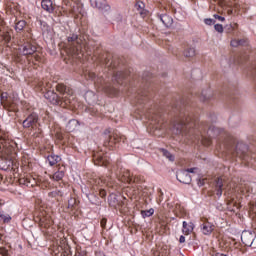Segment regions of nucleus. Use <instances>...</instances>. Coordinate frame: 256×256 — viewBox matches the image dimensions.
I'll use <instances>...</instances> for the list:
<instances>
[{
    "label": "nucleus",
    "instance_id": "obj_22",
    "mask_svg": "<svg viewBox=\"0 0 256 256\" xmlns=\"http://www.w3.org/2000/svg\"><path fill=\"white\" fill-rule=\"evenodd\" d=\"M61 250L57 253V256H72L71 254V248L69 246L65 248H60Z\"/></svg>",
    "mask_w": 256,
    "mask_h": 256
},
{
    "label": "nucleus",
    "instance_id": "obj_13",
    "mask_svg": "<svg viewBox=\"0 0 256 256\" xmlns=\"http://www.w3.org/2000/svg\"><path fill=\"white\" fill-rule=\"evenodd\" d=\"M65 177V166H62L58 169V171L50 176L54 181H61Z\"/></svg>",
    "mask_w": 256,
    "mask_h": 256
},
{
    "label": "nucleus",
    "instance_id": "obj_50",
    "mask_svg": "<svg viewBox=\"0 0 256 256\" xmlns=\"http://www.w3.org/2000/svg\"><path fill=\"white\" fill-rule=\"evenodd\" d=\"M228 15H233V10L232 9L228 10Z\"/></svg>",
    "mask_w": 256,
    "mask_h": 256
},
{
    "label": "nucleus",
    "instance_id": "obj_35",
    "mask_svg": "<svg viewBox=\"0 0 256 256\" xmlns=\"http://www.w3.org/2000/svg\"><path fill=\"white\" fill-rule=\"evenodd\" d=\"M2 39L3 41H5L6 43H9V41H11V34H9V32H5L2 34Z\"/></svg>",
    "mask_w": 256,
    "mask_h": 256
},
{
    "label": "nucleus",
    "instance_id": "obj_21",
    "mask_svg": "<svg viewBox=\"0 0 256 256\" xmlns=\"http://www.w3.org/2000/svg\"><path fill=\"white\" fill-rule=\"evenodd\" d=\"M30 135L33 137V139H41V137H43V131H41L38 126L31 130Z\"/></svg>",
    "mask_w": 256,
    "mask_h": 256
},
{
    "label": "nucleus",
    "instance_id": "obj_33",
    "mask_svg": "<svg viewBox=\"0 0 256 256\" xmlns=\"http://www.w3.org/2000/svg\"><path fill=\"white\" fill-rule=\"evenodd\" d=\"M245 43V40H232L231 46L232 47H239V45H243Z\"/></svg>",
    "mask_w": 256,
    "mask_h": 256
},
{
    "label": "nucleus",
    "instance_id": "obj_54",
    "mask_svg": "<svg viewBox=\"0 0 256 256\" xmlns=\"http://www.w3.org/2000/svg\"><path fill=\"white\" fill-rule=\"evenodd\" d=\"M104 135H105V137H107V135H109V131L106 130V131L104 132Z\"/></svg>",
    "mask_w": 256,
    "mask_h": 256
},
{
    "label": "nucleus",
    "instance_id": "obj_55",
    "mask_svg": "<svg viewBox=\"0 0 256 256\" xmlns=\"http://www.w3.org/2000/svg\"><path fill=\"white\" fill-rule=\"evenodd\" d=\"M97 185H99V181H98Z\"/></svg>",
    "mask_w": 256,
    "mask_h": 256
},
{
    "label": "nucleus",
    "instance_id": "obj_29",
    "mask_svg": "<svg viewBox=\"0 0 256 256\" xmlns=\"http://www.w3.org/2000/svg\"><path fill=\"white\" fill-rule=\"evenodd\" d=\"M162 153H163L164 157L169 159V161H175V157L173 155H171V152L167 151L166 149H162Z\"/></svg>",
    "mask_w": 256,
    "mask_h": 256
},
{
    "label": "nucleus",
    "instance_id": "obj_1",
    "mask_svg": "<svg viewBox=\"0 0 256 256\" xmlns=\"http://www.w3.org/2000/svg\"><path fill=\"white\" fill-rule=\"evenodd\" d=\"M44 97L51 105H60V107H68V105H71V99L67 98V96L60 98L53 90L47 91Z\"/></svg>",
    "mask_w": 256,
    "mask_h": 256
},
{
    "label": "nucleus",
    "instance_id": "obj_34",
    "mask_svg": "<svg viewBox=\"0 0 256 256\" xmlns=\"http://www.w3.org/2000/svg\"><path fill=\"white\" fill-rule=\"evenodd\" d=\"M141 215H142V217H151V215H153V209L142 210Z\"/></svg>",
    "mask_w": 256,
    "mask_h": 256
},
{
    "label": "nucleus",
    "instance_id": "obj_28",
    "mask_svg": "<svg viewBox=\"0 0 256 256\" xmlns=\"http://www.w3.org/2000/svg\"><path fill=\"white\" fill-rule=\"evenodd\" d=\"M135 8L139 11L140 14H143V10L145 9V3L139 1L135 4Z\"/></svg>",
    "mask_w": 256,
    "mask_h": 256
},
{
    "label": "nucleus",
    "instance_id": "obj_16",
    "mask_svg": "<svg viewBox=\"0 0 256 256\" xmlns=\"http://www.w3.org/2000/svg\"><path fill=\"white\" fill-rule=\"evenodd\" d=\"M121 179L124 183H135L136 181L135 177L131 175V172H129V170L123 172Z\"/></svg>",
    "mask_w": 256,
    "mask_h": 256
},
{
    "label": "nucleus",
    "instance_id": "obj_4",
    "mask_svg": "<svg viewBox=\"0 0 256 256\" xmlns=\"http://www.w3.org/2000/svg\"><path fill=\"white\" fill-rule=\"evenodd\" d=\"M39 117L37 116V114L32 113L30 114L23 122L22 125L24 127V129H37V127H39Z\"/></svg>",
    "mask_w": 256,
    "mask_h": 256
},
{
    "label": "nucleus",
    "instance_id": "obj_3",
    "mask_svg": "<svg viewBox=\"0 0 256 256\" xmlns=\"http://www.w3.org/2000/svg\"><path fill=\"white\" fill-rule=\"evenodd\" d=\"M68 43L70 46V55L79 56V53L81 52V46L79 45V36H77V34H72L68 37Z\"/></svg>",
    "mask_w": 256,
    "mask_h": 256
},
{
    "label": "nucleus",
    "instance_id": "obj_45",
    "mask_svg": "<svg viewBox=\"0 0 256 256\" xmlns=\"http://www.w3.org/2000/svg\"><path fill=\"white\" fill-rule=\"evenodd\" d=\"M179 243H185V236H180Z\"/></svg>",
    "mask_w": 256,
    "mask_h": 256
},
{
    "label": "nucleus",
    "instance_id": "obj_47",
    "mask_svg": "<svg viewBox=\"0 0 256 256\" xmlns=\"http://www.w3.org/2000/svg\"><path fill=\"white\" fill-rule=\"evenodd\" d=\"M4 24L5 22L3 21V19H0V33H1V27H3Z\"/></svg>",
    "mask_w": 256,
    "mask_h": 256
},
{
    "label": "nucleus",
    "instance_id": "obj_6",
    "mask_svg": "<svg viewBox=\"0 0 256 256\" xmlns=\"http://www.w3.org/2000/svg\"><path fill=\"white\" fill-rule=\"evenodd\" d=\"M66 209L70 215H75V211L79 210V203L77 202V199L70 198Z\"/></svg>",
    "mask_w": 256,
    "mask_h": 256
},
{
    "label": "nucleus",
    "instance_id": "obj_37",
    "mask_svg": "<svg viewBox=\"0 0 256 256\" xmlns=\"http://www.w3.org/2000/svg\"><path fill=\"white\" fill-rule=\"evenodd\" d=\"M204 23H205L206 25H215V21H214L213 19H211V18H206V19L204 20Z\"/></svg>",
    "mask_w": 256,
    "mask_h": 256
},
{
    "label": "nucleus",
    "instance_id": "obj_19",
    "mask_svg": "<svg viewBox=\"0 0 256 256\" xmlns=\"http://www.w3.org/2000/svg\"><path fill=\"white\" fill-rule=\"evenodd\" d=\"M162 23L165 27H172L173 26V18L167 14H164L160 17Z\"/></svg>",
    "mask_w": 256,
    "mask_h": 256
},
{
    "label": "nucleus",
    "instance_id": "obj_48",
    "mask_svg": "<svg viewBox=\"0 0 256 256\" xmlns=\"http://www.w3.org/2000/svg\"><path fill=\"white\" fill-rule=\"evenodd\" d=\"M34 59H35V61H40V60H41V56L35 55V56H34Z\"/></svg>",
    "mask_w": 256,
    "mask_h": 256
},
{
    "label": "nucleus",
    "instance_id": "obj_30",
    "mask_svg": "<svg viewBox=\"0 0 256 256\" xmlns=\"http://www.w3.org/2000/svg\"><path fill=\"white\" fill-rule=\"evenodd\" d=\"M56 91H58V93H61L62 95H64L65 91H67V86H65L64 84H58L56 86Z\"/></svg>",
    "mask_w": 256,
    "mask_h": 256
},
{
    "label": "nucleus",
    "instance_id": "obj_14",
    "mask_svg": "<svg viewBox=\"0 0 256 256\" xmlns=\"http://www.w3.org/2000/svg\"><path fill=\"white\" fill-rule=\"evenodd\" d=\"M193 229H195V225H193L192 222H183L182 233L185 235H191V233H193Z\"/></svg>",
    "mask_w": 256,
    "mask_h": 256
},
{
    "label": "nucleus",
    "instance_id": "obj_7",
    "mask_svg": "<svg viewBox=\"0 0 256 256\" xmlns=\"http://www.w3.org/2000/svg\"><path fill=\"white\" fill-rule=\"evenodd\" d=\"M0 103L5 109H11V97L7 92H1L0 90Z\"/></svg>",
    "mask_w": 256,
    "mask_h": 256
},
{
    "label": "nucleus",
    "instance_id": "obj_8",
    "mask_svg": "<svg viewBox=\"0 0 256 256\" xmlns=\"http://www.w3.org/2000/svg\"><path fill=\"white\" fill-rule=\"evenodd\" d=\"M177 179L180 183H184L185 185H189L191 183V175H189L185 170L177 173Z\"/></svg>",
    "mask_w": 256,
    "mask_h": 256
},
{
    "label": "nucleus",
    "instance_id": "obj_5",
    "mask_svg": "<svg viewBox=\"0 0 256 256\" xmlns=\"http://www.w3.org/2000/svg\"><path fill=\"white\" fill-rule=\"evenodd\" d=\"M93 161H94V164L98 165L99 167H107V165H109V160L107 159V156H105V153L103 152H94Z\"/></svg>",
    "mask_w": 256,
    "mask_h": 256
},
{
    "label": "nucleus",
    "instance_id": "obj_42",
    "mask_svg": "<svg viewBox=\"0 0 256 256\" xmlns=\"http://www.w3.org/2000/svg\"><path fill=\"white\" fill-rule=\"evenodd\" d=\"M203 145H211V140H203Z\"/></svg>",
    "mask_w": 256,
    "mask_h": 256
},
{
    "label": "nucleus",
    "instance_id": "obj_40",
    "mask_svg": "<svg viewBox=\"0 0 256 256\" xmlns=\"http://www.w3.org/2000/svg\"><path fill=\"white\" fill-rule=\"evenodd\" d=\"M219 245H220V247H222V249H225V247H227V244L225 243L224 239L220 240Z\"/></svg>",
    "mask_w": 256,
    "mask_h": 256
},
{
    "label": "nucleus",
    "instance_id": "obj_20",
    "mask_svg": "<svg viewBox=\"0 0 256 256\" xmlns=\"http://www.w3.org/2000/svg\"><path fill=\"white\" fill-rule=\"evenodd\" d=\"M216 195H218V197H221V195H223V178H218L216 180Z\"/></svg>",
    "mask_w": 256,
    "mask_h": 256
},
{
    "label": "nucleus",
    "instance_id": "obj_27",
    "mask_svg": "<svg viewBox=\"0 0 256 256\" xmlns=\"http://www.w3.org/2000/svg\"><path fill=\"white\" fill-rule=\"evenodd\" d=\"M109 142H108V145L109 143H119V141H121V137H119V135L117 134H113L112 136H109Z\"/></svg>",
    "mask_w": 256,
    "mask_h": 256
},
{
    "label": "nucleus",
    "instance_id": "obj_15",
    "mask_svg": "<svg viewBox=\"0 0 256 256\" xmlns=\"http://www.w3.org/2000/svg\"><path fill=\"white\" fill-rule=\"evenodd\" d=\"M91 1L95 5V7H97V9H106V11H109L111 9V7L107 5L105 0H91Z\"/></svg>",
    "mask_w": 256,
    "mask_h": 256
},
{
    "label": "nucleus",
    "instance_id": "obj_51",
    "mask_svg": "<svg viewBox=\"0 0 256 256\" xmlns=\"http://www.w3.org/2000/svg\"><path fill=\"white\" fill-rule=\"evenodd\" d=\"M57 137H58V139H60V140L63 139V135H61V134H58Z\"/></svg>",
    "mask_w": 256,
    "mask_h": 256
},
{
    "label": "nucleus",
    "instance_id": "obj_38",
    "mask_svg": "<svg viewBox=\"0 0 256 256\" xmlns=\"http://www.w3.org/2000/svg\"><path fill=\"white\" fill-rule=\"evenodd\" d=\"M100 225L102 227V229H107V220L106 218H102Z\"/></svg>",
    "mask_w": 256,
    "mask_h": 256
},
{
    "label": "nucleus",
    "instance_id": "obj_11",
    "mask_svg": "<svg viewBox=\"0 0 256 256\" xmlns=\"http://www.w3.org/2000/svg\"><path fill=\"white\" fill-rule=\"evenodd\" d=\"M41 7L48 13H53V11H55V7L53 6V2L51 0H42Z\"/></svg>",
    "mask_w": 256,
    "mask_h": 256
},
{
    "label": "nucleus",
    "instance_id": "obj_18",
    "mask_svg": "<svg viewBox=\"0 0 256 256\" xmlns=\"http://www.w3.org/2000/svg\"><path fill=\"white\" fill-rule=\"evenodd\" d=\"M47 161L51 167L57 165L59 161H61V157L59 155L51 154L47 157Z\"/></svg>",
    "mask_w": 256,
    "mask_h": 256
},
{
    "label": "nucleus",
    "instance_id": "obj_43",
    "mask_svg": "<svg viewBox=\"0 0 256 256\" xmlns=\"http://www.w3.org/2000/svg\"><path fill=\"white\" fill-rule=\"evenodd\" d=\"M184 171H187L188 174H189V173H195V168H189V169L184 170Z\"/></svg>",
    "mask_w": 256,
    "mask_h": 256
},
{
    "label": "nucleus",
    "instance_id": "obj_32",
    "mask_svg": "<svg viewBox=\"0 0 256 256\" xmlns=\"http://www.w3.org/2000/svg\"><path fill=\"white\" fill-rule=\"evenodd\" d=\"M0 221H3V223H9V221H11V217L5 216L3 211H0Z\"/></svg>",
    "mask_w": 256,
    "mask_h": 256
},
{
    "label": "nucleus",
    "instance_id": "obj_49",
    "mask_svg": "<svg viewBox=\"0 0 256 256\" xmlns=\"http://www.w3.org/2000/svg\"><path fill=\"white\" fill-rule=\"evenodd\" d=\"M159 256H169V253H167V251H166L165 253L160 252V253H159Z\"/></svg>",
    "mask_w": 256,
    "mask_h": 256
},
{
    "label": "nucleus",
    "instance_id": "obj_44",
    "mask_svg": "<svg viewBox=\"0 0 256 256\" xmlns=\"http://www.w3.org/2000/svg\"><path fill=\"white\" fill-rule=\"evenodd\" d=\"M88 75H89L90 79H95V73L89 72Z\"/></svg>",
    "mask_w": 256,
    "mask_h": 256
},
{
    "label": "nucleus",
    "instance_id": "obj_39",
    "mask_svg": "<svg viewBox=\"0 0 256 256\" xmlns=\"http://www.w3.org/2000/svg\"><path fill=\"white\" fill-rule=\"evenodd\" d=\"M99 194H100V197H102V199L105 198V197H107V191H105V190H103V189H100Z\"/></svg>",
    "mask_w": 256,
    "mask_h": 256
},
{
    "label": "nucleus",
    "instance_id": "obj_52",
    "mask_svg": "<svg viewBox=\"0 0 256 256\" xmlns=\"http://www.w3.org/2000/svg\"><path fill=\"white\" fill-rule=\"evenodd\" d=\"M232 26L233 29H235L237 27V24H230Z\"/></svg>",
    "mask_w": 256,
    "mask_h": 256
},
{
    "label": "nucleus",
    "instance_id": "obj_17",
    "mask_svg": "<svg viewBox=\"0 0 256 256\" xmlns=\"http://www.w3.org/2000/svg\"><path fill=\"white\" fill-rule=\"evenodd\" d=\"M187 123H177L174 125V128H173V132L176 134V135H179L180 133H183V131H185V129H187Z\"/></svg>",
    "mask_w": 256,
    "mask_h": 256
},
{
    "label": "nucleus",
    "instance_id": "obj_2",
    "mask_svg": "<svg viewBox=\"0 0 256 256\" xmlns=\"http://www.w3.org/2000/svg\"><path fill=\"white\" fill-rule=\"evenodd\" d=\"M34 221L44 229H49V227L53 225V220H51V216L45 211L40 212L37 216H35Z\"/></svg>",
    "mask_w": 256,
    "mask_h": 256
},
{
    "label": "nucleus",
    "instance_id": "obj_23",
    "mask_svg": "<svg viewBox=\"0 0 256 256\" xmlns=\"http://www.w3.org/2000/svg\"><path fill=\"white\" fill-rule=\"evenodd\" d=\"M27 25V22H25V20H20L16 23L15 25V30L17 32L19 31H23V29H25V26Z\"/></svg>",
    "mask_w": 256,
    "mask_h": 256
},
{
    "label": "nucleus",
    "instance_id": "obj_36",
    "mask_svg": "<svg viewBox=\"0 0 256 256\" xmlns=\"http://www.w3.org/2000/svg\"><path fill=\"white\" fill-rule=\"evenodd\" d=\"M214 29H215V31H217L218 33H223V25H221V24H216V25L214 26Z\"/></svg>",
    "mask_w": 256,
    "mask_h": 256
},
{
    "label": "nucleus",
    "instance_id": "obj_46",
    "mask_svg": "<svg viewBox=\"0 0 256 256\" xmlns=\"http://www.w3.org/2000/svg\"><path fill=\"white\" fill-rule=\"evenodd\" d=\"M20 183H23V185H27V183H29V181H27V179H20Z\"/></svg>",
    "mask_w": 256,
    "mask_h": 256
},
{
    "label": "nucleus",
    "instance_id": "obj_24",
    "mask_svg": "<svg viewBox=\"0 0 256 256\" xmlns=\"http://www.w3.org/2000/svg\"><path fill=\"white\" fill-rule=\"evenodd\" d=\"M49 197L55 198L57 199V201H59L61 199V197H63V194L61 193V191H53L49 193Z\"/></svg>",
    "mask_w": 256,
    "mask_h": 256
},
{
    "label": "nucleus",
    "instance_id": "obj_53",
    "mask_svg": "<svg viewBox=\"0 0 256 256\" xmlns=\"http://www.w3.org/2000/svg\"><path fill=\"white\" fill-rule=\"evenodd\" d=\"M117 19H118V21H121L123 18L118 14Z\"/></svg>",
    "mask_w": 256,
    "mask_h": 256
},
{
    "label": "nucleus",
    "instance_id": "obj_26",
    "mask_svg": "<svg viewBox=\"0 0 256 256\" xmlns=\"http://www.w3.org/2000/svg\"><path fill=\"white\" fill-rule=\"evenodd\" d=\"M184 56L185 57H195V48H187L184 51Z\"/></svg>",
    "mask_w": 256,
    "mask_h": 256
},
{
    "label": "nucleus",
    "instance_id": "obj_10",
    "mask_svg": "<svg viewBox=\"0 0 256 256\" xmlns=\"http://www.w3.org/2000/svg\"><path fill=\"white\" fill-rule=\"evenodd\" d=\"M22 54L23 55H33V53H35V51H37V47L29 42L25 43L22 46Z\"/></svg>",
    "mask_w": 256,
    "mask_h": 256
},
{
    "label": "nucleus",
    "instance_id": "obj_31",
    "mask_svg": "<svg viewBox=\"0 0 256 256\" xmlns=\"http://www.w3.org/2000/svg\"><path fill=\"white\" fill-rule=\"evenodd\" d=\"M74 256H87V250H83L81 248H77Z\"/></svg>",
    "mask_w": 256,
    "mask_h": 256
},
{
    "label": "nucleus",
    "instance_id": "obj_25",
    "mask_svg": "<svg viewBox=\"0 0 256 256\" xmlns=\"http://www.w3.org/2000/svg\"><path fill=\"white\" fill-rule=\"evenodd\" d=\"M77 125H78L77 120H70L66 127H67V130L71 132L75 129V127H77Z\"/></svg>",
    "mask_w": 256,
    "mask_h": 256
},
{
    "label": "nucleus",
    "instance_id": "obj_12",
    "mask_svg": "<svg viewBox=\"0 0 256 256\" xmlns=\"http://www.w3.org/2000/svg\"><path fill=\"white\" fill-rule=\"evenodd\" d=\"M214 230H215V226L210 222H204L202 224V233L204 235H211V233H213Z\"/></svg>",
    "mask_w": 256,
    "mask_h": 256
},
{
    "label": "nucleus",
    "instance_id": "obj_9",
    "mask_svg": "<svg viewBox=\"0 0 256 256\" xmlns=\"http://www.w3.org/2000/svg\"><path fill=\"white\" fill-rule=\"evenodd\" d=\"M254 240L255 239L253 238V234H251L250 232H243L241 235V241L247 247H251V245H253Z\"/></svg>",
    "mask_w": 256,
    "mask_h": 256
},
{
    "label": "nucleus",
    "instance_id": "obj_41",
    "mask_svg": "<svg viewBox=\"0 0 256 256\" xmlns=\"http://www.w3.org/2000/svg\"><path fill=\"white\" fill-rule=\"evenodd\" d=\"M214 18H215V19H218V21H225V17L219 16V15H217V14L214 15Z\"/></svg>",
    "mask_w": 256,
    "mask_h": 256
}]
</instances>
